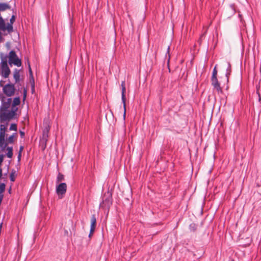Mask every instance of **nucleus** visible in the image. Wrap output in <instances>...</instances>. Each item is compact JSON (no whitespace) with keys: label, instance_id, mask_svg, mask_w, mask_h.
<instances>
[{"label":"nucleus","instance_id":"nucleus-12","mask_svg":"<svg viewBox=\"0 0 261 261\" xmlns=\"http://www.w3.org/2000/svg\"><path fill=\"white\" fill-rule=\"evenodd\" d=\"M49 126H46L44 130H43V134H42V139L43 140H44L45 142L47 140V138L48 137V133L49 131Z\"/></svg>","mask_w":261,"mask_h":261},{"label":"nucleus","instance_id":"nucleus-22","mask_svg":"<svg viewBox=\"0 0 261 261\" xmlns=\"http://www.w3.org/2000/svg\"><path fill=\"white\" fill-rule=\"evenodd\" d=\"M17 124H15V123H12L11 124L10 128H9V129L10 130H15V131H16L17 130Z\"/></svg>","mask_w":261,"mask_h":261},{"label":"nucleus","instance_id":"nucleus-16","mask_svg":"<svg viewBox=\"0 0 261 261\" xmlns=\"http://www.w3.org/2000/svg\"><path fill=\"white\" fill-rule=\"evenodd\" d=\"M64 175L60 172H59L56 180V184H60V182L64 181Z\"/></svg>","mask_w":261,"mask_h":261},{"label":"nucleus","instance_id":"nucleus-14","mask_svg":"<svg viewBox=\"0 0 261 261\" xmlns=\"http://www.w3.org/2000/svg\"><path fill=\"white\" fill-rule=\"evenodd\" d=\"M214 88L216 90V91L218 92V93H222V88L220 86V84L219 82L217 83H214L212 85Z\"/></svg>","mask_w":261,"mask_h":261},{"label":"nucleus","instance_id":"nucleus-15","mask_svg":"<svg viewBox=\"0 0 261 261\" xmlns=\"http://www.w3.org/2000/svg\"><path fill=\"white\" fill-rule=\"evenodd\" d=\"M227 65H228V66H227V68L226 69L225 76H226V77L227 82H228L229 76L230 75V73H231V69L230 63L229 62H228L227 63Z\"/></svg>","mask_w":261,"mask_h":261},{"label":"nucleus","instance_id":"nucleus-34","mask_svg":"<svg viewBox=\"0 0 261 261\" xmlns=\"http://www.w3.org/2000/svg\"><path fill=\"white\" fill-rule=\"evenodd\" d=\"M258 97H259L258 100H259V101H260L261 100V98H260V95L259 93H258Z\"/></svg>","mask_w":261,"mask_h":261},{"label":"nucleus","instance_id":"nucleus-32","mask_svg":"<svg viewBox=\"0 0 261 261\" xmlns=\"http://www.w3.org/2000/svg\"><path fill=\"white\" fill-rule=\"evenodd\" d=\"M11 136H13L14 138H16L17 137V133H15L13 135H12Z\"/></svg>","mask_w":261,"mask_h":261},{"label":"nucleus","instance_id":"nucleus-3","mask_svg":"<svg viewBox=\"0 0 261 261\" xmlns=\"http://www.w3.org/2000/svg\"><path fill=\"white\" fill-rule=\"evenodd\" d=\"M8 123L6 124L0 125V148L2 151H4L9 143H13L14 138L13 136H10L6 141H5L6 130Z\"/></svg>","mask_w":261,"mask_h":261},{"label":"nucleus","instance_id":"nucleus-7","mask_svg":"<svg viewBox=\"0 0 261 261\" xmlns=\"http://www.w3.org/2000/svg\"><path fill=\"white\" fill-rule=\"evenodd\" d=\"M56 192L60 198H62L67 191V185L65 182L57 184Z\"/></svg>","mask_w":261,"mask_h":261},{"label":"nucleus","instance_id":"nucleus-2","mask_svg":"<svg viewBox=\"0 0 261 261\" xmlns=\"http://www.w3.org/2000/svg\"><path fill=\"white\" fill-rule=\"evenodd\" d=\"M0 100L1 106L0 107V122L4 123L13 119L14 114L11 113V109L9 110L12 103L11 97H6L4 94L0 92Z\"/></svg>","mask_w":261,"mask_h":261},{"label":"nucleus","instance_id":"nucleus-10","mask_svg":"<svg viewBox=\"0 0 261 261\" xmlns=\"http://www.w3.org/2000/svg\"><path fill=\"white\" fill-rule=\"evenodd\" d=\"M28 65L29 69V74L30 76V82L31 85V92L32 93H33L35 92V81L33 77L32 71L29 63H28Z\"/></svg>","mask_w":261,"mask_h":261},{"label":"nucleus","instance_id":"nucleus-1","mask_svg":"<svg viewBox=\"0 0 261 261\" xmlns=\"http://www.w3.org/2000/svg\"><path fill=\"white\" fill-rule=\"evenodd\" d=\"M8 58L9 59V64L10 65L13 64L17 67H20L22 65L21 60L18 57L16 51L14 50H11L8 55L1 52L0 75L5 79L8 78L11 73V70L8 65Z\"/></svg>","mask_w":261,"mask_h":261},{"label":"nucleus","instance_id":"nucleus-29","mask_svg":"<svg viewBox=\"0 0 261 261\" xmlns=\"http://www.w3.org/2000/svg\"><path fill=\"white\" fill-rule=\"evenodd\" d=\"M5 83V81L3 80L0 81V87H4V83Z\"/></svg>","mask_w":261,"mask_h":261},{"label":"nucleus","instance_id":"nucleus-20","mask_svg":"<svg viewBox=\"0 0 261 261\" xmlns=\"http://www.w3.org/2000/svg\"><path fill=\"white\" fill-rule=\"evenodd\" d=\"M189 229L191 231L195 232L197 229V225L195 223H191L189 225Z\"/></svg>","mask_w":261,"mask_h":261},{"label":"nucleus","instance_id":"nucleus-36","mask_svg":"<svg viewBox=\"0 0 261 261\" xmlns=\"http://www.w3.org/2000/svg\"><path fill=\"white\" fill-rule=\"evenodd\" d=\"M203 35H202L200 37V38H201L203 37Z\"/></svg>","mask_w":261,"mask_h":261},{"label":"nucleus","instance_id":"nucleus-24","mask_svg":"<svg viewBox=\"0 0 261 261\" xmlns=\"http://www.w3.org/2000/svg\"><path fill=\"white\" fill-rule=\"evenodd\" d=\"M27 89L26 88H24L23 90V100H25L27 97Z\"/></svg>","mask_w":261,"mask_h":261},{"label":"nucleus","instance_id":"nucleus-25","mask_svg":"<svg viewBox=\"0 0 261 261\" xmlns=\"http://www.w3.org/2000/svg\"><path fill=\"white\" fill-rule=\"evenodd\" d=\"M217 70L216 69V66H215L213 69V71L212 77H217Z\"/></svg>","mask_w":261,"mask_h":261},{"label":"nucleus","instance_id":"nucleus-28","mask_svg":"<svg viewBox=\"0 0 261 261\" xmlns=\"http://www.w3.org/2000/svg\"><path fill=\"white\" fill-rule=\"evenodd\" d=\"M94 231V230L92 231L91 227H90V233H89V238H90L91 236L93 234V233Z\"/></svg>","mask_w":261,"mask_h":261},{"label":"nucleus","instance_id":"nucleus-21","mask_svg":"<svg viewBox=\"0 0 261 261\" xmlns=\"http://www.w3.org/2000/svg\"><path fill=\"white\" fill-rule=\"evenodd\" d=\"M169 50H170V46H169L167 48V51L166 54V58L167 59V65L169 66V62L170 59V55L169 54Z\"/></svg>","mask_w":261,"mask_h":261},{"label":"nucleus","instance_id":"nucleus-8","mask_svg":"<svg viewBox=\"0 0 261 261\" xmlns=\"http://www.w3.org/2000/svg\"><path fill=\"white\" fill-rule=\"evenodd\" d=\"M121 99L123 107V119H125L126 116V97H125V81H122L121 84Z\"/></svg>","mask_w":261,"mask_h":261},{"label":"nucleus","instance_id":"nucleus-31","mask_svg":"<svg viewBox=\"0 0 261 261\" xmlns=\"http://www.w3.org/2000/svg\"><path fill=\"white\" fill-rule=\"evenodd\" d=\"M20 136L21 137H23L24 136V133L23 132H20Z\"/></svg>","mask_w":261,"mask_h":261},{"label":"nucleus","instance_id":"nucleus-27","mask_svg":"<svg viewBox=\"0 0 261 261\" xmlns=\"http://www.w3.org/2000/svg\"><path fill=\"white\" fill-rule=\"evenodd\" d=\"M3 160H4V155L0 154V168H2L1 166H2V163L3 162Z\"/></svg>","mask_w":261,"mask_h":261},{"label":"nucleus","instance_id":"nucleus-4","mask_svg":"<svg viewBox=\"0 0 261 261\" xmlns=\"http://www.w3.org/2000/svg\"><path fill=\"white\" fill-rule=\"evenodd\" d=\"M113 202L112 193L108 190L105 193L102 197V201L100 203V207L103 210L109 211Z\"/></svg>","mask_w":261,"mask_h":261},{"label":"nucleus","instance_id":"nucleus-19","mask_svg":"<svg viewBox=\"0 0 261 261\" xmlns=\"http://www.w3.org/2000/svg\"><path fill=\"white\" fill-rule=\"evenodd\" d=\"M16 171L13 169L10 175V179L11 181H14L15 180Z\"/></svg>","mask_w":261,"mask_h":261},{"label":"nucleus","instance_id":"nucleus-23","mask_svg":"<svg viewBox=\"0 0 261 261\" xmlns=\"http://www.w3.org/2000/svg\"><path fill=\"white\" fill-rule=\"evenodd\" d=\"M229 10L232 14H234L236 13V10L234 5H231L230 6Z\"/></svg>","mask_w":261,"mask_h":261},{"label":"nucleus","instance_id":"nucleus-33","mask_svg":"<svg viewBox=\"0 0 261 261\" xmlns=\"http://www.w3.org/2000/svg\"><path fill=\"white\" fill-rule=\"evenodd\" d=\"M23 147L22 146H21L20 147V149H19V152L21 153V151L23 150Z\"/></svg>","mask_w":261,"mask_h":261},{"label":"nucleus","instance_id":"nucleus-17","mask_svg":"<svg viewBox=\"0 0 261 261\" xmlns=\"http://www.w3.org/2000/svg\"><path fill=\"white\" fill-rule=\"evenodd\" d=\"M10 8V6L7 3H0V11H4Z\"/></svg>","mask_w":261,"mask_h":261},{"label":"nucleus","instance_id":"nucleus-35","mask_svg":"<svg viewBox=\"0 0 261 261\" xmlns=\"http://www.w3.org/2000/svg\"><path fill=\"white\" fill-rule=\"evenodd\" d=\"M239 16L241 18L242 15L241 14H239Z\"/></svg>","mask_w":261,"mask_h":261},{"label":"nucleus","instance_id":"nucleus-9","mask_svg":"<svg viewBox=\"0 0 261 261\" xmlns=\"http://www.w3.org/2000/svg\"><path fill=\"white\" fill-rule=\"evenodd\" d=\"M20 103V100L19 97H16L13 99V101H12V107H11V113L14 114L15 116L16 115V112L18 110L17 106L19 105Z\"/></svg>","mask_w":261,"mask_h":261},{"label":"nucleus","instance_id":"nucleus-11","mask_svg":"<svg viewBox=\"0 0 261 261\" xmlns=\"http://www.w3.org/2000/svg\"><path fill=\"white\" fill-rule=\"evenodd\" d=\"M20 70L17 69H15L13 71V77L15 80V84L17 83L20 81Z\"/></svg>","mask_w":261,"mask_h":261},{"label":"nucleus","instance_id":"nucleus-30","mask_svg":"<svg viewBox=\"0 0 261 261\" xmlns=\"http://www.w3.org/2000/svg\"><path fill=\"white\" fill-rule=\"evenodd\" d=\"M21 156V153L19 152V154L18 155V160L19 161L20 160V158Z\"/></svg>","mask_w":261,"mask_h":261},{"label":"nucleus","instance_id":"nucleus-6","mask_svg":"<svg viewBox=\"0 0 261 261\" xmlns=\"http://www.w3.org/2000/svg\"><path fill=\"white\" fill-rule=\"evenodd\" d=\"M4 93L8 97H10L13 96L15 91L14 84L11 83L10 81L8 84L5 85L3 88Z\"/></svg>","mask_w":261,"mask_h":261},{"label":"nucleus","instance_id":"nucleus-13","mask_svg":"<svg viewBox=\"0 0 261 261\" xmlns=\"http://www.w3.org/2000/svg\"><path fill=\"white\" fill-rule=\"evenodd\" d=\"M96 225V218L95 215H93L91 219V226L92 231L94 230Z\"/></svg>","mask_w":261,"mask_h":261},{"label":"nucleus","instance_id":"nucleus-5","mask_svg":"<svg viewBox=\"0 0 261 261\" xmlns=\"http://www.w3.org/2000/svg\"><path fill=\"white\" fill-rule=\"evenodd\" d=\"M15 20V17L12 15L10 19V23L6 25L4 19L0 15V30L3 32L7 31L8 33H11L13 32V23Z\"/></svg>","mask_w":261,"mask_h":261},{"label":"nucleus","instance_id":"nucleus-26","mask_svg":"<svg viewBox=\"0 0 261 261\" xmlns=\"http://www.w3.org/2000/svg\"><path fill=\"white\" fill-rule=\"evenodd\" d=\"M211 82H212V85L214 83H217L219 82L217 77H212Z\"/></svg>","mask_w":261,"mask_h":261},{"label":"nucleus","instance_id":"nucleus-18","mask_svg":"<svg viewBox=\"0 0 261 261\" xmlns=\"http://www.w3.org/2000/svg\"><path fill=\"white\" fill-rule=\"evenodd\" d=\"M8 152L7 153V156L9 158H11L13 156V147H8L7 148Z\"/></svg>","mask_w":261,"mask_h":261}]
</instances>
